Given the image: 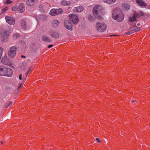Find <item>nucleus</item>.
Instances as JSON below:
<instances>
[{"label":"nucleus","instance_id":"obj_5","mask_svg":"<svg viewBox=\"0 0 150 150\" xmlns=\"http://www.w3.org/2000/svg\"><path fill=\"white\" fill-rule=\"evenodd\" d=\"M62 12L63 10L61 8L59 9L53 8L50 11V14L51 16H55L61 13Z\"/></svg>","mask_w":150,"mask_h":150},{"label":"nucleus","instance_id":"obj_31","mask_svg":"<svg viewBox=\"0 0 150 150\" xmlns=\"http://www.w3.org/2000/svg\"><path fill=\"white\" fill-rule=\"evenodd\" d=\"M23 83H21V84L18 87V91H20V89H21V87L22 86H23Z\"/></svg>","mask_w":150,"mask_h":150},{"label":"nucleus","instance_id":"obj_45","mask_svg":"<svg viewBox=\"0 0 150 150\" xmlns=\"http://www.w3.org/2000/svg\"><path fill=\"white\" fill-rule=\"evenodd\" d=\"M3 144V142H1V144Z\"/></svg>","mask_w":150,"mask_h":150},{"label":"nucleus","instance_id":"obj_14","mask_svg":"<svg viewBox=\"0 0 150 150\" xmlns=\"http://www.w3.org/2000/svg\"><path fill=\"white\" fill-rule=\"evenodd\" d=\"M6 67L3 66H0V76H4Z\"/></svg>","mask_w":150,"mask_h":150},{"label":"nucleus","instance_id":"obj_33","mask_svg":"<svg viewBox=\"0 0 150 150\" xmlns=\"http://www.w3.org/2000/svg\"><path fill=\"white\" fill-rule=\"evenodd\" d=\"M132 33V31L131 32H128L126 33V34L127 35H129L130 34H131Z\"/></svg>","mask_w":150,"mask_h":150},{"label":"nucleus","instance_id":"obj_36","mask_svg":"<svg viewBox=\"0 0 150 150\" xmlns=\"http://www.w3.org/2000/svg\"><path fill=\"white\" fill-rule=\"evenodd\" d=\"M96 141H98V142L99 143L100 142V141L98 138H96Z\"/></svg>","mask_w":150,"mask_h":150},{"label":"nucleus","instance_id":"obj_2","mask_svg":"<svg viewBox=\"0 0 150 150\" xmlns=\"http://www.w3.org/2000/svg\"><path fill=\"white\" fill-rule=\"evenodd\" d=\"M116 11V10L114 9L113 11L112 14V18L118 22L122 21L124 19V14L122 13H120L119 14H116L115 13Z\"/></svg>","mask_w":150,"mask_h":150},{"label":"nucleus","instance_id":"obj_35","mask_svg":"<svg viewBox=\"0 0 150 150\" xmlns=\"http://www.w3.org/2000/svg\"><path fill=\"white\" fill-rule=\"evenodd\" d=\"M19 79L20 80H21L22 79V75L21 74L19 75Z\"/></svg>","mask_w":150,"mask_h":150},{"label":"nucleus","instance_id":"obj_11","mask_svg":"<svg viewBox=\"0 0 150 150\" xmlns=\"http://www.w3.org/2000/svg\"><path fill=\"white\" fill-rule=\"evenodd\" d=\"M83 7L82 6H79L76 7H74L73 9V11L75 13L81 12L83 11Z\"/></svg>","mask_w":150,"mask_h":150},{"label":"nucleus","instance_id":"obj_30","mask_svg":"<svg viewBox=\"0 0 150 150\" xmlns=\"http://www.w3.org/2000/svg\"><path fill=\"white\" fill-rule=\"evenodd\" d=\"M33 68L32 67H31L30 69H29L28 71V73L26 74V75H27L28 74V73H30L33 70Z\"/></svg>","mask_w":150,"mask_h":150},{"label":"nucleus","instance_id":"obj_40","mask_svg":"<svg viewBox=\"0 0 150 150\" xmlns=\"http://www.w3.org/2000/svg\"><path fill=\"white\" fill-rule=\"evenodd\" d=\"M21 57L23 58H25V56H21Z\"/></svg>","mask_w":150,"mask_h":150},{"label":"nucleus","instance_id":"obj_17","mask_svg":"<svg viewBox=\"0 0 150 150\" xmlns=\"http://www.w3.org/2000/svg\"><path fill=\"white\" fill-rule=\"evenodd\" d=\"M137 3L139 6H143L146 5V3H145L142 0H136Z\"/></svg>","mask_w":150,"mask_h":150},{"label":"nucleus","instance_id":"obj_38","mask_svg":"<svg viewBox=\"0 0 150 150\" xmlns=\"http://www.w3.org/2000/svg\"><path fill=\"white\" fill-rule=\"evenodd\" d=\"M52 46H53L52 45H49V46H48V47L49 48H51V47H52Z\"/></svg>","mask_w":150,"mask_h":150},{"label":"nucleus","instance_id":"obj_6","mask_svg":"<svg viewBox=\"0 0 150 150\" xmlns=\"http://www.w3.org/2000/svg\"><path fill=\"white\" fill-rule=\"evenodd\" d=\"M70 20L73 23L76 24L79 21V18L77 16L74 14L72 13L69 16Z\"/></svg>","mask_w":150,"mask_h":150},{"label":"nucleus","instance_id":"obj_3","mask_svg":"<svg viewBox=\"0 0 150 150\" xmlns=\"http://www.w3.org/2000/svg\"><path fill=\"white\" fill-rule=\"evenodd\" d=\"M97 30L100 32H103L105 31L106 28V25L103 22H98L96 25Z\"/></svg>","mask_w":150,"mask_h":150},{"label":"nucleus","instance_id":"obj_9","mask_svg":"<svg viewBox=\"0 0 150 150\" xmlns=\"http://www.w3.org/2000/svg\"><path fill=\"white\" fill-rule=\"evenodd\" d=\"M64 24L65 28L68 30L71 29L72 28V23L68 20H65L64 22Z\"/></svg>","mask_w":150,"mask_h":150},{"label":"nucleus","instance_id":"obj_39","mask_svg":"<svg viewBox=\"0 0 150 150\" xmlns=\"http://www.w3.org/2000/svg\"><path fill=\"white\" fill-rule=\"evenodd\" d=\"M135 101H136V100H132V103L134 102H135Z\"/></svg>","mask_w":150,"mask_h":150},{"label":"nucleus","instance_id":"obj_19","mask_svg":"<svg viewBox=\"0 0 150 150\" xmlns=\"http://www.w3.org/2000/svg\"><path fill=\"white\" fill-rule=\"evenodd\" d=\"M1 62L5 65H8V59L7 57L5 56L1 60Z\"/></svg>","mask_w":150,"mask_h":150},{"label":"nucleus","instance_id":"obj_23","mask_svg":"<svg viewBox=\"0 0 150 150\" xmlns=\"http://www.w3.org/2000/svg\"><path fill=\"white\" fill-rule=\"evenodd\" d=\"M21 26L22 28L23 29H26L27 26L25 22L24 21L22 20L21 21Z\"/></svg>","mask_w":150,"mask_h":150},{"label":"nucleus","instance_id":"obj_42","mask_svg":"<svg viewBox=\"0 0 150 150\" xmlns=\"http://www.w3.org/2000/svg\"><path fill=\"white\" fill-rule=\"evenodd\" d=\"M137 25H138V26H139V25H140V24H139V23H138V24H137Z\"/></svg>","mask_w":150,"mask_h":150},{"label":"nucleus","instance_id":"obj_27","mask_svg":"<svg viewBox=\"0 0 150 150\" xmlns=\"http://www.w3.org/2000/svg\"><path fill=\"white\" fill-rule=\"evenodd\" d=\"M20 36L19 35L18 33H16L14 35L13 38L14 39H16Z\"/></svg>","mask_w":150,"mask_h":150},{"label":"nucleus","instance_id":"obj_24","mask_svg":"<svg viewBox=\"0 0 150 150\" xmlns=\"http://www.w3.org/2000/svg\"><path fill=\"white\" fill-rule=\"evenodd\" d=\"M10 33L8 31H6L5 32L1 33L0 35L3 38H6L10 34Z\"/></svg>","mask_w":150,"mask_h":150},{"label":"nucleus","instance_id":"obj_21","mask_svg":"<svg viewBox=\"0 0 150 150\" xmlns=\"http://www.w3.org/2000/svg\"><path fill=\"white\" fill-rule=\"evenodd\" d=\"M42 40L47 42H50L51 41V39L46 35H43L42 36Z\"/></svg>","mask_w":150,"mask_h":150},{"label":"nucleus","instance_id":"obj_1","mask_svg":"<svg viewBox=\"0 0 150 150\" xmlns=\"http://www.w3.org/2000/svg\"><path fill=\"white\" fill-rule=\"evenodd\" d=\"M102 10V6L98 4L94 7L93 9V15L98 19L101 18V11Z\"/></svg>","mask_w":150,"mask_h":150},{"label":"nucleus","instance_id":"obj_32","mask_svg":"<svg viewBox=\"0 0 150 150\" xmlns=\"http://www.w3.org/2000/svg\"><path fill=\"white\" fill-rule=\"evenodd\" d=\"M12 10L13 11H16L17 10V8L16 6H14L12 8Z\"/></svg>","mask_w":150,"mask_h":150},{"label":"nucleus","instance_id":"obj_4","mask_svg":"<svg viewBox=\"0 0 150 150\" xmlns=\"http://www.w3.org/2000/svg\"><path fill=\"white\" fill-rule=\"evenodd\" d=\"M16 47L14 46L11 47L8 52V54L9 57L12 58L15 57L16 54Z\"/></svg>","mask_w":150,"mask_h":150},{"label":"nucleus","instance_id":"obj_13","mask_svg":"<svg viewBox=\"0 0 150 150\" xmlns=\"http://www.w3.org/2000/svg\"><path fill=\"white\" fill-rule=\"evenodd\" d=\"M122 8L123 10L126 11L129 10L130 8V6L129 5L125 3H124L122 4Z\"/></svg>","mask_w":150,"mask_h":150},{"label":"nucleus","instance_id":"obj_26","mask_svg":"<svg viewBox=\"0 0 150 150\" xmlns=\"http://www.w3.org/2000/svg\"><path fill=\"white\" fill-rule=\"evenodd\" d=\"M13 104V102L12 101H10L8 102L6 105V108H8L9 106H11Z\"/></svg>","mask_w":150,"mask_h":150},{"label":"nucleus","instance_id":"obj_20","mask_svg":"<svg viewBox=\"0 0 150 150\" xmlns=\"http://www.w3.org/2000/svg\"><path fill=\"white\" fill-rule=\"evenodd\" d=\"M104 3H106L109 4H111L114 3L116 1V0H103Z\"/></svg>","mask_w":150,"mask_h":150},{"label":"nucleus","instance_id":"obj_41","mask_svg":"<svg viewBox=\"0 0 150 150\" xmlns=\"http://www.w3.org/2000/svg\"><path fill=\"white\" fill-rule=\"evenodd\" d=\"M43 17V16H40V17L42 18V17Z\"/></svg>","mask_w":150,"mask_h":150},{"label":"nucleus","instance_id":"obj_18","mask_svg":"<svg viewBox=\"0 0 150 150\" xmlns=\"http://www.w3.org/2000/svg\"><path fill=\"white\" fill-rule=\"evenodd\" d=\"M37 1V0H28L26 2L27 5L28 6H31Z\"/></svg>","mask_w":150,"mask_h":150},{"label":"nucleus","instance_id":"obj_22","mask_svg":"<svg viewBox=\"0 0 150 150\" xmlns=\"http://www.w3.org/2000/svg\"><path fill=\"white\" fill-rule=\"evenodd\" d=\"M140 30V28L137 26H134L131 27L130 28V30L132 31V33H134L135 32L138 31Z\"/></svg>","mask_w":150,"mask_h":150},{"label":"nucleus","instance_id":"obj_43","mask_svg":"<svg viewBox=\"0 0 150 150\" xmlns=\"http://www.w3.org/2000/svg\"><path fill=\"white\" fill-rule=\"evenodd\" d=\"M115 36V35H110V36Z\"/></svg>","mask_w":150,"mask_h":150},{"label":"nucleus","instance_id":"obj_25","mask_svg":"<svg viewBox=\"0 0 150 150\" xmlns=\"http://www.w3.org/2000/svg\"><path fill=\"white\" fill-rule=\"evenodd\" d=\"M52 24L54 26H57L59 24V23L57 20H54L52 21Z\"/></svg>","mask_w":150,"mask_h":150},{"label":"nucleus","instance_id":"obj_34","mask_svg":"<svg viewBox=\"0 0 150 150\" xmlns=\"http://www.w3.org/2000/svg\"><path fill=\"white\" fill-rule=\"evenodd\" d=\"M8 8L7 7H5L3 10V12H4L6 11L7 10Z\"/></svg>","mask_w":150,"mask_h":150},{"label":"nucleus","instance_id":"obj_15","mask_svg":"<svg viewBox=\"0 0 150 150\" xmlns=\"http://www.w3.org/2000/svg\"><path fill=\"white\" fill-rule=\"evenodd\" d=\"M49 33L51 36L53 38H56L59 36V34L57 32L51 30L50 31Z\"/></svg>","mask_w":150,"mask_h":150},{"label":"nucleus","instance_id":"obj_7","mask_svg":"<svg viewBox=\"0 0 150 150\" xmlns=\"http://www.w3.org/2000/svg\"><path fill=\"white\" fill-rule=\"evenodd\" d=\"M12 70L10 68L6 67L4 76L11 77L12 76Z\"/></svg>","mask_w":150,"mask_h":150},{"label":"nucleus","instance_id":"obj_16","mask_svg":"<svg viewBox=\"0 0 150 150\" xmlns=\"http://www.w3.org/2000/svg\"><path fill=\"white\" fill-rule=\"evenodd\" d=\"M71 3L70 1H67L66 0H62L60 2V4L63 6H68Z\"/></svg>","mask_w":150,"mask_h":150},{"label":"nucleus","instance_id":"obj_28","mask_svg":"<svg viewBox=\"0 0 150 150\" xmlns=\"http://www.w3.org/2000/svg\"><path fill=\"white\" fill-rule=\"evenodd\" d=\"M12 1L10 0H7L5 2L4 4H8L12 3Z\"/></svg>","mask_w":150,"mask_h":150},{"label":"nucleus","instance_id":"obj_29","mask_svg":"<svg viewBox=\"0 0 150 150\" xmlns=\"http://www.w3.org/2000/svg\"><path fill=\"white\" fill-rule=\"evenodd\" d=\"M88 19L91 21H92L94 20L93 17L91 16H89Z\"/></svg>","mask_w":150,"mask_h":150},{"label":"nucleus","instance_id":"obj_37","mask_svg":"<svg viewBox=\"0 0 150 150\" xmlns=\"http://www.w3.org/2000/svg\"><path fill=\"white\" fill-rule=\"evenodd\" d=\"M140 13L141 15L143 16L144 15V13L140 11Z\"/></svg>","mask_w":150,"mask_h":150},{"label":"nucleus","instance_id":"obj_8","mask_svg":"<svg viewBox=\"0 0 150 150\" xmlns=\"http://www.w3.org/2000/svg\"><path fill=\"white\" fill-rule=\"evenodd\" d=\"M5 19L7 23L10 25L13 24L15 22L14 18L12 17L6 16Z\"/></svg>","mask_w":150,"mask_h":150},{"label":"nucleus","instance_id":"obj_12","mask_svg":"<svg viewBox=\"0 0 150 150\" xmlns=\"http://www.w3.org/2000/svg\"><path fill=\"white\" fill-rule=\"evenodd\" d=\"M18 11L21 13H23L25 10V5L23 3L20 4L17 8Z\"/></svg>","mask_w":150,"mask_h":150},{"label":"nucleus","instance_id":"obj_44","mask_svg":"<svg viewBox=\"0 0 150 150\" xmlns=\"http://www.w3.org/2000/svg\"><path fill=\"white\" fill-rule=\"evenodd\" d=\"M36 19H37V20L38 21L39 20L38 19V18H36Z\"/></svg>","mask_w":150,"mask_h":150},{"label":"nucleus","instance_id":"obj_10","mask_svg":"<svg viewBox=\"0 0 150 150\" xmlns=\"http://www.w3.org/2000/svg\"><path fill=\"white\" fill-rule=\"evenodd\" d=\"M138 16V13L136 12H134L133 15L129 17V21L132 22L136 23V18Z\"/></svg>","mask_w":150,"mask_h":150}]
</instances>
